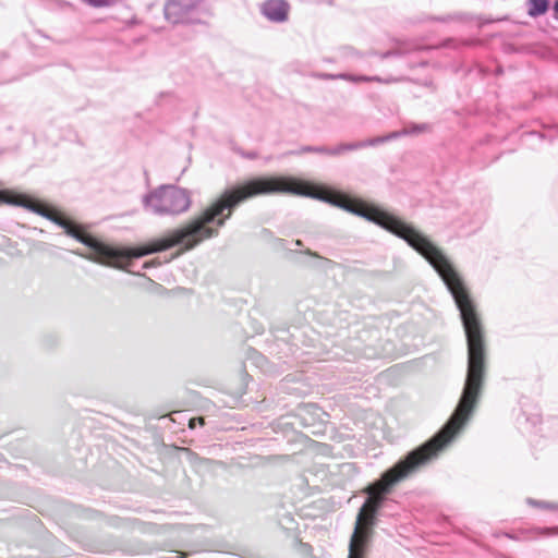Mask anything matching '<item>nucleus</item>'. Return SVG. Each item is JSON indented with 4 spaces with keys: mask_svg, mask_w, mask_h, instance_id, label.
<instances>
[{
    "mask_svg": "<svg viewBox=\"0 0 558 558\" xmlns=\"http://www.w3.org/2000/svg\"><path fill=\"white\" fill-rule=\"evenodd\" d=\"M480 388L481 386H465L454 412L445 426L428 441L411 451L404 459L386 471L380 480L369 485L365 492L384 497L395 484L407 478L418 466L435 458L469 421L477 404Z\"/></svg>",
    "mask_w": 558,
    "mask_h": 558,
    "instance_id": "obj_1",
    "label": "nucleus"
},
{
    "mask_svg": "<svg viewBox=\"0 0 558 558\" xmlns=\"http://www.w3.org/2000/svg\"><path fill=\"white\" fill-rule=\"evenodd\" d=\"M190 193L175 185H161L143 197V205L147 211L155 215H180L191 207Z\"/></svg>",
    "mask_w": 558,
    "mask_h": 558,
    "instance_id": "obj_2",
    "label": "nucleus"
},
{
    "mask_svg": "<svg viewBox=\"0 0 558 558\" xmlns=\"http://www.w3.org/2000/svg\"><path fill=\"white\" fill-rule=\"evenodd\" d=\"M202 0H167L163 12L165 17L172 24L185 23Z\"/></svg>",
    "mask_w": 558,
    "mask_h": 558,
    "instance_id": "obj_3",
    "label": "nucleus"
},
{
    "mask_svg": "<svg viewBox=\"0 0 558 558\" xmlns=\"http://www.w3.org/2000/svg\"><path fill=\"white\" fill-rule=\"evenodd\" d=\"M373 531L354 527L350 539L348 558H366L367 547L372 538Z\"/></svg>",
    "mask_w": 558,
    "mask_h": 558,
    "instance_id": "obj_4",
    "label": "nucleus"
},
{
    "mask_svg": "<svg viewBox=\"0 0 558 558\" xmlns=\"http://www.w3.org/2000/svg\"><path fill=\"white\" fill-rule=\"evenodd\" d=\"M289 4L284 0H267L262 5L263 15L276 23L284 22L288 19Z\"/></svg>",
    "mask_w": 558,
    "mask_h": 558,
    "instance_id": "obj_5",
    "label": "nucleus"
},
{
    "mask_svg": "<svg viewBox=\"0 0 558 558\" xmlns=\"http://www.w3.org/2000/svg\"><path fill=\"white\" fill-rule=\"evenodd\" d=\"M375 514L376 513L369 512V510L361 507L356 518L355 527L373 531V525L375 523Z\"/></svg>",
    "mask_w": 558,
    "mask_h": 558,
    "instance_id": "obj_6",
    "label": "nucleus"
},
{
    "mask_svg": "<svg viewBox=\"0 0 558 558\" xmlns=\"http://www.w3.org/2000/svg\"><path fill=\"white\" fill-rule=\"evenodd\" d=\"M548 9V0H529V15L538 16L544 14Z\"/></svg>",
    "mask_w": 558,
    "mask_h": 558,
    "instance_id": "obj_7",
    "label": "nucleus"
},
{
    "mask_svg": "<svg viewBox=\"0 0 558 558\" xmlns=\"http://www.w3.org/2000/svg\"><path fill=\"white\" fill-rule=\"evenodd\" d=\"M367 494H368V498L366 499V501L364 502V505L362 507L369 510V512L376 513L378 508L380 507V504H381L384 497L376 496L372 493H367Z\"/></svg>",
    "mask_w": 558,
    "mask_h": 558,
    "instance_id": "obj_8",
    "label": "nucleus"
},
{
    "mask_svg": "<svg viewBox=\"0 0 558 558\" xmlns=\"http://www.w3.org/2000/svg\"><path fill=\"white\" fill-rule=\"evenodd\" d=\"M86 5H89L92 8L100 9V8H107L112 4V0H81Z\"/></svg>",
    "mask_w": 558,
    "mask_h": 558,
    "instance_id": "obj_9",
    "label": "nucleus"
},
{
    "mask_svg": "<svg viewBox=\"0 0 558 558\" xmlns=\"http://www.w3.org/2000/svg\"><path fill=\"white\" fill-rule=\"evenodd\" d=\"M410 369H412V365H398L388 369L387 376H395L401 372H409Z\"/></svg>",
    "mask_w": 558,
    "mask_h": 558,
    "instance_id": "obj_10",
    "label": "nucleus"
},
{
    "mask_svg": "<svg viewBox=\"0 0 558 558\" xmlns=\"http://www.w3.org/2000/svg\"><path fill=\"white\" fill-rule=\"evenodd\" d=\"M359 82H378V83H391L393 80H384L379 76H359Z\"/></svg>",
    "mask_w": 558,
    "mask_h": 558,
    "instance_id": "obj_11",
    "label": "nucleus"
},
{
    "mask_svg": "<svg viewBox=\"0 0 558 558\" xmlns=\"http://www.w3.org/2000/svg\"><path fill=\"white\" fill-rule=\"evenodd\" d=\"M399 135H400V133L395 132V133H391L390 135H388L387 137H378L376 140H373V141L368 142L367 144L368 145H375V144L383 143V142H385L387 140H390V138H396Z\"/></svg>",
    "mask_w": 558,
    "mask_h": 558,
    "instance_id": "obj_12",
    "label": "nucleus"
},
{
    "mask_svg": "<svg viewBox=\"0 0 558 558\" xmlns=\"http://www.w3.org/2000/svg\"><path fill=\"white\" fill-rule=\"evenodd\" d=\"M331 78H341L354 83H359V76L350 75V74H339V75H331Z\"/></svg>",
    "mask_w": 558,
    "mask_h": 558,
    "instance_id": "obj_13",
    "label": "nucleus"
},
{
    "mask_svg": "<svg viewBox=\"0 0 558 558\" xmlns=\"http://www.w3.org/2000/svg\"><path fill=\"white\" fill-rule=\"evenodd\" d=\"M196 424L203 426L205 424L204 417H202V416L193 417L189 421V427L192 429L195 428Z\"/></svg>",
    "mask_w": 558,
    "mask_h": 558,
    "instance_id": "obj_14",
    "label": "nucleus"
},
{
    "mask_svg": "<svg viewBox=\"0 0 558 558\" xmlns=\"http://www.w3.org/2000/svg\"><path fill=\"white\" fill-rule=\"evenodd\" d=\"M365 144L364 143H361V144H355V145H350V146H341L339 148H337L333 154H338L344 149H353V148H359V147H362L364 146Z\"/></svg>",
    "mask_w": 558,
    "mask_h": 558,
    "instance_id": "obj_15",
    "label": "nucleus"
},
{
    "mask_svg": "<svg viewBox=\"0 0 558 558\" xmlns=\"http://www.w3.org/2000/svg\"><path fill=\"white\" fill-rule=\"evenodd\" d=\"M554 11H555V17L558 20V0L555 2Z\"/></svg>",
    "mask_w": 558,
    "mask_h": 558,
    "instance_id": "obj_16",
    "label": "nucleus"
},
{
    "mask_svg": "<svg viewBox=\"0 0 558 558\" xmlns=\"http://www.w3.org/2000/svg\"><path fill=\"white\" fill-rule=\"evenodd\" d=\"M424 128H415L413 131H411V133H414V132H421Z\"/></svg>",
    "mask_w": 558,
    "mask_h": 558,
    "instance_id": "obj_17",
    "label": "nucleus"
},
{
    "mask_svg": "<svg viewBox=\"0 0 558 558\" xmlns=\"http://www.w3.org/2000/svg\"><path fill=\"white\" fill-rule=\"evenodd\" d=\"M546 508H549V509H556V508H557V506L548 505V506H546Z\"/></svg>",
    "mask_w": 558,
    "mask_h": 558,
    "instance_id": "obj_18",
    "label": "nucleus"
}]
</instances>
